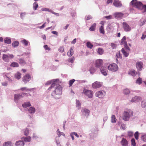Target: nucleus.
Listing matches in <instances>:
<instances>
[{"label": "nucleus", "instance_id": "nucleus-49", "mask_svg": "<svg viewBox=\"0 0 146 146\" xmlns=\"http://www.w3.org/2000/svg\"><path fill=\"white\" fill-rule=\"evenodd\" d=\"M8 74H4L3 75V76L4 77H5L7 78V79L8 80L9 82H11L12 81V80H11V79L10 78L8 77L7 76V75Z\"/></svg>", "mask_w": 146, "mask_h": 146}, {"label": "nucleus", "instance_id": "nucleus-50", "mask_svg": "<svg viewBox=\"0 0 146 146\" xmlns=\"http://www.w3.org/2000/svg\"><path fill=\"white\" fill-rule=\"evenodd\" d=\"M41 10L42 11H47L50 12L51 13L52 11V10L48 8H42Z\"/></svg>", "mask_w": 146, "mask_h": 146}, {"label": "nucleus", "instance_id": "nucleus-14", "mask_svg": "<svg viewBox=\"0 0 146 146\" xmlns=\"http://www.w3.org/2000/svg\"><path fill=\"white\" fill-rule=\"evenodd\" d=\"M114 6L117 7H120L122 6V4L119 0H114L113 3Z\"/></svg>", "mask_w": 146, "mask_h": 146}, {"label": "nucleus", "instance_id": "nucleus-55", "mask_svg": "<svg viewBox=\"0 0 146 146\" xmlns=\"http://www.w3.org/2000/svg\"><path fill=\"white\" fill-rule=\"evenodd\" d=\"M126 128V126L124 124H121L120 126V128L123 130H124Z\"/></svg>", "mask_w": 146, "mask_h": 146}, {"label": "nucleus", "instance_id": "nucleus-42", "mask_svg": "<svg viewBox=\"0 0 146 146\" xmlns=\"http://www.w3.org/2000/svg\"><path fill=\"white\" fill-rule=\"evenodd\" d=\"M99 30L100 33L103 34H104L105 32L104 30V26H103V25L101 26L100 27Z\"/></svg>", "mask_w": 146, "mask_h": 146}, {"label": "nucleus", "instance_id": "nucleus-21", "mask_svg": "<svg viewBox=\"0 0 146 146\" xmlns=\"http://www.w3.org/2000/svg\"><path fill=\"white\" fill-rule=\"evenodd\" d=\"M31 106V104L30 102H25L22 105V106L24 108H27Z\"/></svg>", "mask_w": 146, "mask_h": 146}, {"label": "nucleus", "instance_id": "nucleus-41", "mask_svg": "<svg viewBox=\"0 0 146 146\" xmlns=\"http://www.w3.org/2000/svg\"><path fill=\"white\" fill-rule=\"evenodd\" d=\"M55 140L57 146H61V145L60 144L59 138H58V137H56L55 138Z\"/></svg>", "mask_w": 146, "mask_h": 146}, {"label": "nucleus", "instance_id": "nucleus-12", "mask_svg": "<svg viewBox=\"0 0 146 146\" xmlns=\"http://www.w3.org/2000/svg\"><path fill=\"white\" fill-rule=\"evenodd\" d=\"M143 62L140 61L137 62L136 64V66L137 70L139 71L142 70L143 68Z\"/></svg>", "mask_w": 146, "mask_h": 146}, {"label": "nucleus", "instance_id": "nucleus-61", "mask_svg": "<svg viewBox=\"0 0 146 146\" xmlns=\"http://www.w3.org/2000/svg\"><path fill=\"white\" fill-rule=\"evenodd\" d=\"M26 15V13L25 12L22 13L20 14V17L21 18L23 19Z\"/></svg>", "mask_w": 146, "mask_h": 146}, {"label": "nucleus", "instance_id": "nucleus-31", "mask_svg": "<svg viewBox=\"0 0 146 146\" xmlns=\"http://www.w3.org/2000/svg\"><path fill=\"white\" fill-rule=\"evenodd\" d=\"M22 43L25 46H27L29 43V42L27 40L25 39H24L21 41Z\"/></svg>", "mask_w": 146, "mask_h": 146}, {"label": "nucleus", "instance_id": "nucleus-20", "mask_svg": "<svg viewBox=\"0 0 146 146\" xmlns=\"http://www.w3.org/2000/svg\"><path fill=\"white\" fill-rule=\"evenodd\" d=\"M101 73L104 76H106L107 73L106 68L104 67H102L100 69Z\"/></svg>", "mask_w": 146, "mask_h": 146}, {"label": "nucleus", "instance_id": "nucleus-13", "mask_svg": "<svg viewBox=\"0 0 146 146\" xmlns=\"http://www.w3.org/2000/svg\"><path fill=\"white\" fill-rule=\"evenodd\" d=\"M81 112L83 115L87 117L89 115L90 111L88 109L85 108L82 110Z\"/></svg>", "mask_w": 146, "mask_h": 146}, {"label": "nucleus", "instance_id": "nucleus-32", "mask_svg": "<svg viewBox=\"0 0 146 146\" xmlns=\"http://www.w3.org/2000/svg\"><path fill=\"white\" fill-rule=\"evenodd\" d=\"M76 105L78 109H80L81 107V104L80 102L78 100H76Z\"/></svg>", "mask_w": 146, "mask_h": 146}, {"label": "nucleus", "instance_id": "nucleus-36", "mask_svg": "<svg viewBox=\"0 0 146 146\" xmlns=\"http://www.w3.org/2000/svg\"><path fill=\"white\" fill-rule=\"evenodd\" d=\"M129 73L133 76H135L136 75V72L135 71L131 70L129 71Z\"/></svg>", "mask_w": 146, "mask_h": 146}, {"label": "nucleus", "instance_id": "nucleus-47", "mask_svg": "<svg viewBox=\"0 0 146 146\" xmlns=\"http://www.w3.org/2000/svg\"><path fill=\"white\" fill-rule=\"evenodd\" d=\"M86 45L87 46L91 49L93 47V45L89 42H88L86 43Z\"/></svg>", "mask_w": 146, "mask_h": 146}, {"label": "nucleus", "instance_id": "nucleus-3", "mask_svg": "<svg viewBox=\"0 0 146 146\" xmlns=\"http://www.w3.org/2000/svg\"><path fill=\"white\" fill-rule=\"evenodd\" d=\"M133 115V111L130 110H128L125 111L123 113L122 119L125 121H129L130 117L132 116Z\"/></svg>", "mask_w": 146, "mask_h": 146}, {"label": "nucleus", "instance_id": "nucleus-15", "mask_svg": "<svg viewBox=\"0 0 146 146\" xmlns=\"http://www.w3.org/2000/svg\"><path fill=\"white\" fill-rule=\"evenodd\" d=\"M120 143L122 146H128V142L125 138H123L120 141Z\"/></svg>", "mask_w": 146, "mask_h": 146}, {"label": "nucleus", "instance_id": "nucleus-16", "mask_svg": "<svg viewBox=\"0 0 146 146\" xmlns=\"http://www.w3.org/2000/svg\"><path fill=\"white\" fill-rule=\"evenodd\" d=\"M141 100V98L140 97L135 96L133 97L130 100L131 103L137 102H139Z\"/></svg>", "mask_w": 146, "mask_h": 146}, {"label": "nucleus", "instance_id": "nucleus-38", "mask_svg": "<svg viewBox=\"0 0 146 146\" xmlns=\"http://www.w3.org/2000/svg\"><path fill=\"white\" fill-rule=\"evenodd\" d=\"M10 66L12 67H17L19 66V65L17 62H13L11 64Z\"/></svg>", "mask_w": 146, "mask_h": 146}, {"label": "nucleus", "instance_id": "nucleus-39", "mask_svg": "<svg viewBox=\"0 0 146 146\" xmlns=\"http://www.w3.org/2000/svg\"><path fill=\"white\" fill-rule=\"evenodd\" d=\"M24 134L26 136H27L29 134V130L28 129L26 128L23 130Z\"/></svg>", "mask_w": 146, "mask_h": 146}, {"label": "nucleus", "instance_id": "nucleus-56", "mask_svg": "<svg viewBox=\"0 0 146 146\" xmlns=\"http://www.w3.org/2000/svg\"><path fill=\"white\" fill-rule=\"evenodd\" d=\"M126 38L125 36H124L123 37V38L121 40V44H124V42L125 41V40H126Z\"/></svg>", "mask_w": 146, "mask_h": 146}, {"label": "nucleus", "instance_id": "nucleus-44", "mask_svg": "<svg viewBox=\"0 0 146 146\" xmlns=\"http://www.w3.org/2000/svg\"><path fill=\"white\" fill-rule=\"evenodd\" d=\"M123 92L125 95H127L129 94L130 91L129 89H126L123 90Z\"/></svg>", "mask_w": 146, "mask_h": 146}, {"label": "nucleus", "instance_id": "nucleus-40", "mask_svg": "<svg viewBox=\"0 0 146 146\" xmlns=\"http://www.w3.org/2000/svg\"><path fill=\"white\" fill-rule=\"evenodd\" d=\"M38 3L36 2H35L33 4V10L35 11L37 9V8L38 7Z\"/></svg>", "mask_w": 146, "mask_h": 146}, {"label": "nucleus", "instance_id": "nucleus-19", "mask_svg": "<svg viewBox=\"0 0 146 146\" xmlns=\"http://www.w3.org/2000/svg\"><path fill=\"white\" fill-rule=\"evenodd\" d=\"M23 98V95L19 94H15L14 95V101L15 102H17L19 100Z\"/></svg>", "mask_w": 146, "mask_h": 146}, {"label": "nucleus", "instance_id": "nucleus-6", "mask_svg": "<svg viewBox=\"0 0 146 146\" xmlns=\"http://www.w3.org/2000/svg\"><path fill=\"white\" fill-rule=\"evenodd\" d=\"M14 57V56L12 54H4L3 56V59L4 61L6 62H8L9 59H12Z\"/></svg>", "mask_w": 146, "mask_h": 146}, {"label": "nucleus", "instance_id": "nucleus-59", "mask_svg": "<svg viewBox=\"0 0 146 146\" xmlns=\"http://www.w3.org/2000/svg\"><path fill=\"white\" fill-rule=\"evenodd\" d=\"M141 106L143 108L146 107V102L145 101H142L141 103Z\"/></svg>", "mask_w": 146, "mask_h": 146}, {"label": "nucleus", "instance_id": "nucleus-2", "mask_svg": "<svg viewBox=\"0 0 146 146\" xmlns=\"http://www.w3.org/2000/svg\"><path fill=\"white\" fill-rule=\"evenodd\" d=\"M130 5L135 7L139 9H142L143 13L146 12V5H143L142 3L136 0H133L130 3Z\"/></svg>", "mask_w": 146, "mask_h": 146}, {"label": "nucleus", "instance_id": "nucleus-25", "mask_svg": "<svg viewBox=\"0 0 146 146\" xmlns=\"http://www.w3.org/2000/svg\"><path fill=\"white\" fill-rule=\"evenodd\" d=\"M15 145L16 146H23L24 143L23 141H19L16 142Z\"/></svg>", "mask_w": 146, "mask_h": 146}, {"label": "nucleus", "instance_id": "nucleus-64", "mask_svg": "<svg viewBox=\"0 0 146 146\" xmlns=\"http://www.w3.org/2000/svg\"><path fill=\"white\" fill-rule=\"evenodd\" d=\"M46 23L45 22L42 26H41L38 27L41 29H43L45 27V24H46Z\"/></svg>", "mask_w": 146, "mask_h": 146}, {"label": "nucleus", "instance_id": "nucleus-23", "mask_svg": "<svg viewBox=\"0 0 146 146\" xmlns=\"http://www.w3.org/2000/svg\"><path fill=\"white\" fill-rule=\"evenodd\" d=\"M4 42L7 44H9L11 43V40L10 37H7L4 39Z\"/></svg>", "mask_w": 146, "mask_h": 146}, {"label": "nucleus", "instance_id": "nucleus-51", "mask_svg": "<svg viewBox=\"0 0 146 146\" xmlns=\"http://www.w3.org/2000/svg\"><path fill=\"white\" fill-rule=\"evenodd\" d=\"M56 79H53V80H50L49 81H48L46 82V85H49L50 84H52L54 82V80H55Z\"/></svg>", "mask_w": 146, "mask_h": 146}, {"label": "nucleus", "instance_id": "nucleus-57", "mask_svg": "<svg viewBox=\"0 0 146 146\" xmlns=\"http://www.w3.org/2000/svg\"><path fill=\"white\" fill-rule=\"evenodd\" d=\"M116 56L118 58H121V54L120 53V52H117L116 54Z\"/></svg>", "mask_w": 146, "mask_h": 146}, {"label": "nucleus", "instance_id": "nucleus-10", "mask_svg": "<svg viewBox=\"0 0 146 146\" xmlns=\"http://www.w3.org/2000/svg\"><path fill=\"white\" fill-rule=\"evenodd\" d=\"M31 79V77L29 74H26L23 78V81L25 83H27Z\"/></svg>", "mask_w": 146, "mask_h": 146}, {"label": "nucleus", "instance_id": "nucleus-5", "mask_svg": "<svg viewBox=\"0 0 146 146\" xmlns=\"http://www.w3.org/2000/svg\"><path fill=\"white\" fill-rule=\"evenodd\" d=\"M82 94H85L89 98H91L93 97V92L91 90H88L86 89H84L82 92Z\"/></svg>", "mask_w": 146, "mask_h": 146}, {"label": "nucleus", "instance_id": "nucleus-18", "mask_svg": "<svg viewBox=\"0 0 146 146\" xmlns=\"http://www.w3.org/2000/svg\"><path fill=\"white\" fill-rule=\"evenodd\" d=\"M29 113L33 115L34 114L36 111V109L34 107H31L28 110Z\"/></svg>", "mask_w": 146, "mask_h": 146}, {"label": "nucleus", "instance_id": "nucleus-63", "mask_svg": "<svg viewBox=\"0 0 146 146\" xmlns=\"http://www.w3.org/2000/svg\"><path fill=\"white\" fill-rule=\"evenodd\" d=\"M58 50L61 52H62L64 51V48L63 47H60L58 49Z\"/></svg>", "mask_w": 146, "mask_h": 146}, {"label": "nucleus", "instance_id": "nucleus-45", "mask_svg": "<svg viewBox=\"0 0 146 146\" xmlns=\"http://www.w3.org/2000/svg\"><path fill=\"white\" fill-rule=\"evenodd\" d=\"M31 89H28L26 87H23L21 88L20 89V90L22 91L26 92L31 91Z\"/></svg>", "mask_w": 146, "mask_h": 146}, {"label": "nucleus", "instance_id": "nucleus-54", "mask_svg": "<svg viewBox=\"0 0 146 146\" xmlns=\"http://www.w3.org/2000/svg\"><path fill=\"white\" fill-rule=\"evenodd\" d=\"M134 137L136 140H138L139 138V132L136 131L134 134Z\"/></svg>", "mask_w": 146, "mask_h": 146}, {"label": "nucleus", "instance_id": "nucleus-7", "mask_svg": "<svg viewBox=\"0 0 146 146\" xmlns=\"http://www.w3.org/2000/svg\"><path fill=\"white\" fill-rule=\"evenodd\" d=\"M106 92L104 90L98 91L96 92V96L99 98H102L104 97L106 95Z\"/></svg>", "mask_w": 146, "mask_h": 146}, {"label": "nucleus", "instance_id": "nucleus-30", "mask_svg": "<svg viewBox=\"0 0 146 146\" xmlns=\"http://www.w3.org/2000/svg\"><path fill=\"white\" fill-rule=\"evenodd\" d=\"M96 24L95 23H94L89 29V30L91 31H94L96 29Z\"/></svg>", "mask_w": 146, "mask_h": 146}, {"label": "nucleus", "instance_id": "nucleus-1", "mask_svg": "<svg viewBox=\"0 0 146 146\" xmlns=\"http://www.w3.org/2000/svg\"><path fill=\"white\" fill-rule=\"evenodd\" d=\"M59 80L58 79L54 80V82L48 88V90L53 91L52 95L55 99H59L60 97L59 95L58 97L56 96V95H60L62 93V88L59 84Z\"/></svg>", "mask_w": 146, "mask_h": 146}, {"label": "nucleus", "instance_id": "nucleus-46", "mask_svg": "<svg viewBox=\"0 0 146 146\" xmlns=\"http://www.w3.org/2000/svg\"><path fill=\"white\" fill-rule=\"evenodd\" d=\"M19 63L21 64L24 65L26 64L25 61L22 58H20L19 59Z\"/></svg>", "mask_w": 146, "mask_h": 146}, {"label": "nucleus", "instance_id": "nucleus-24", "mask_svg": "<svg viewBox=\"0 0 146 146\" xmlns=\"http://www.w3.org/2000/svg\"><path fill=\"white\" fill-rule=\"evenodd\" d=\"M73 54L74 51L73 49L72 48H71L67 52V55L68 56L70 57L72 56Z\"/></svg>", "mask_w": 146, "mask_h": 146}, {"label": "nucleus", "instance_id": "nucleus-52", "mask_svg": "<svg viewBox=\"0 0 146 146\" xmlns=\"http://www.w3.org/2000/svg\"><path fill=\"white\" fill-rule=\"evenodd\" d=\"M142 79L140 78H139L136 80V83L137 84H140L141 83Z\"/></svg>", "mask_w": 146, "mask_h": 146}, {"label": "nucleus", "instance_id": "nucleus-11", "mask_svg": "<svg viewBox=\"0 0 146 146\" xmlns=\"http://www.w3.org/2000/svg\"><path fill=\"white\" fill-rule=\"evenodd\" d=\"M102 84L100 82L96 81L92 84V87L94 88H97L100 87Z\"/></svg>", "mask_w": 146, "mask_h": 146}, {"label": "nucleus", "instance_id": "nucleus-48", "mask_svg": "<svg viewBox=\"0 0 146 146\" xmlns=\"http://www.w3.org/2000/svg\"><path fill=\"white\" fill-rule=\"evenodd\" d=\"M133 135V132L131 131H129L127 132V135L128 137H132Z\"/></svg>", "mask_w": 146, "mask_h": 146}, {"label": "nucleus", "instance_id": "nucleus-8", "mask_svg": "<svg viewBox=\"0 0 146 146\" xmlns=\"http://www.w3.org/2000/svg\"><path fill=\"white\" fill-rule=\"evenodd\" d=\"M103 63V60L101 59H98L95 61V65L97 68H101Z\"/></svg>", "mask_w": 146, "mask_h": 146}, {"label": "nucleus", "instance_id": "nucleus-53", "mask_svg": "<svg viewBox=\"0 0 146 146\" xmlns=\"http://www.w3.org/2000/svg\"><path fill=\"white\" fill-rule=\"evenodd\" d=\"M70 14H71V16L73 18H74L75 17V14H76V12H75L74 11L72 10L71 11V12L70 13Z\"/></svg>", "mask_w": 146, "mask_h": 146}, {"label": "nucleus", "instance_id": "nucleus-9", "mask_svg": "<svg viewBox=\"0 0 146 146\" xmlns=\"http://www.w3.org/2000/svg\"><path fill=\"white\" fill-rule=\"evenodd\" d=\"M123 28L125 31L128 32L131 30V28L126 23L123 22L122 23Z\"/></svg>", "mask_w": 146, "mask_h": 146}, {"label": "nucleus", "instance_id": "nucleus-4", "mask_svg": "<svg viewBox=\"0 0 146 146\" xmlns=\"http://www.w3.org/2000/svg\"><path fill=\"white\" fill-rule=\"evenodd\" d=\"M108 68L109 70L115 72L117 71L118 67L116 64L113 63L110 64L108 66Z\"/></svg>", "mask_w": 146, "mask_h": 146}, {"label": "nucleus", "instance_id": "nucleus-27", "mask_svg": "<svg viewBox=\"0 0 146 146\" xmlns=\"http://www.w3.org/2000/svg\"><path fill=\"white\" fill-rule=\"evenodd\" d=\"M121 52L123 54L124 56L125 57H127L129 55V53L127 52V51H126L124 48H123L121 49Z\"/></svg>", "mask_w": 146, "mask_h": 146}, {"label": "nucleus", "instance_id": "nucleus-43", "mask_svg": "<svg viewBox=\"0 0 146 146\" xmlns=\"http://www.w3.org/2000/svg\"><path fill=\"white\" fill-rule=\"evenodd\" d=\"M104 52L103 49L101 48H99L98 49V52L100 55L102 54Z\"/></svg>", "mask_w": 146, "mask_h": 146}, {"label": "nucleus", "instance_id": "nucleus-26", "mask_svg": "<svg viewBox=\"0 0 146 146\" xmlns=\"http://www.w3.org/2000/svg\"><path fill=\"white\" fill-rule=\"evenodd\" d=\"M141 140L144 142H146V133H142L141 136Z\"/></svg>", "mask_w": 146, "mask_h": 146}, {"label": "nucleus", "instance_id": "nucleus-35", "mask_svg": "<svg viewBox=\"0 0 146 146\" xmlns=\"http://www.w3.org/2000/svg\"><path fill=\"white\" fill-rule=\"evenodd\" d=\"M116 119L114 115H113L111 117V123H114L116 122Z\"/></svg>", "mask_w": 146, "mask_h": 146}, {"label": "nucleus", "instance_id": "nucleus-62", "mask_svg": "<svg viewBox=\"0 0 146 146\" xmlns=\"http://www.w3.org/2000/svg\"><path fill=\"white\" fill-rule=\"evenodd\" d=\"M44 48L46 50L49 51L50 50V48H49L47 45H44Z\"/></svg>", "mask_w": 146, "mask_h": 146}, {"label": "nucleus", "instance_id": "nucleus-58", "mask_svg": "<svg viewBox=\"0 0 146 146\" xmlns=\"http://www.w3.org/2000/svg\"><path fill=\"white\" fill-rule=\"evenodd\" d=\"M131 145L133 146H135L136 143L135 142V140L134 138H133L131 139Z\"/></svg>", "mask_w": 146, "mask_h": 146}, {"label": "nucleus", "instance_id": "nucleus-60", "mask_svg": "<svg viewBox=\"0 0 146 146\" xmlns=\"http://www.w3.org/2000/svg\"><path fill=\"white\" fill-rule=\"evenodd\" d=\"M75 80L74 79H72V80H70L69 81V84L70 85V86H72L73 83L75 81Z\"/></svg>", "mask_w": 146, "mask_h": 146}, {"label": "nucleus", "instance_id": "nucleus-34", "mask_svg": "<svg viewBox=\"0 0 146 146\" xmlns=\"http://www.w3.org/2000/svg\"><path fill=\"white\" fill-rule=\"evenodd\" d=\"M19 42L17 41H14L12 44L13 46L15 47L19 45Z\"/></svg>", "mask_w": 146, "mask_h": 146}, {"label": "nucleus", "instance_id": "nucleus-29", "mask_svg": "<svg viewBox=\"0 0 146 146\" xmlns=\"http://www.w3.org/2000/svg\"><path fill=\"white\" fill-rule=\"evenodd\" d=\"M21 75L20 73L17 72L15 74V77L16 79L19 80L21 77Z\"/></svg>", "mask_w": 146, "mask_h": 146}, {"label": "nucleus", "instance_id": "nucleus-28", "mask_svg": "<svg viewBox=\"0 0 146 146\" xmlns=\"http://www.w3.org/2000/svg\"><path fill=\"white\" fill-rule=\"evenodd\" d=\"M56 133L57 135L58 136V137H58V138L61 135H62L64 137H65V136L64 133L63 132L60 131L59 129L57 130L56 131Z\"/></svg>", "mask_w": 146, "mask_h": 146}, {"label": "nucleus", "instance_id": "nucleus-33", "mask_svg": "<svg viewBox=\"0 0 146 146\" xmlns=\"http://www.w3.org/2000/svg\"><path fill=\"white\" fill-rule=\"evenodd\" d=\"M3 146H13L12 143L10 141L5 142L3 144Z\"/></svg>", "mask_w": 146, "mask_h": 146}, {"label": "nucleus", "instance_id": "nucleus-17", "mask_svg": "<svg viewBox=\"0 0 146 146\" xmlns=\"http://www.w3.org/2000/svg\"><path fill=\"white\" fill-rule=\"evenodd\" d=\"M123 15L124 14L121 12H116L114 14L115 17L117 19H121Z\"/></svg>", "mask_w": 146, "mask_h": 146}, {"label": "nucleus", "instance_id": "nucleus-22", "mask_svg": "<svg viewBox=\"0 0 146 146\" xmlns=\"http://www.w3.org/2000/svg\"><path fill=\"white\" fill-rule=\"evenodd\" d=\"M31 138L30 136L23 137L22 138V140L26 142H30L31 141Z\"/></svg>", "mask_w": 146, "mask_h": 146}, {"label": "nucleus", "instance_id": "nucleus-37", "mask_svg": "<svg viewBox=\"0 0 146 146\" xmlns=\"http://www.w3.org/2000/svg\"><path fill=\"white\" fill-rule=\"evenodd\" d=\"M124 46L125 47V48H124L127 51H129L130 50V49L129 48L126 42H125Z\"/></svg>", "mask_w": 146, "mask_h": 146}]
</instances>
